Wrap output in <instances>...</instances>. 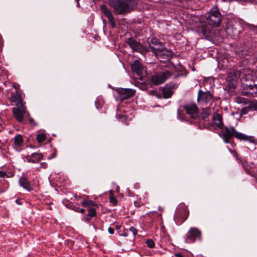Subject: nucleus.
Returning <instances> with one entry per match:
<instances>
[{
    "mask_svg": "<svg viewBox=\"0 0 257 257\" xmlns=\"http://www.w3.org/2000/svg\"><path fill=\"white\" fill-rule=\"evenodd\" d=\"M109 6L117 15H125L133 11L137 7V0H108Z\"/></svg>",
    "mask_w": 257,
    "mask_h": 257,
    "instance_id": "1",
    "label": "nucleus"
},
{
    "mask_svg": "<svg viewBox=\"0 0 257 257\" xmlns=\"http://www.w3.org/2000/svg\"><path fill=\"white\" fill-rule=\"evenodd\" d=\"M221 137L226 143H229V139L232 137H234L240 140L254 143V137L253 136H246L241 133L237 132L233 127H225L221 132Z\"/></svg>",
    "mask_w": 257,
    "mask_h": 257,
    "instance_id": "2",
    "label": "nucleus"
},
{
    "mask_svg": "<svg viewBox=\"0 0 257 257\" xmlns=\"http://www.w3.org/2000/svg\"><path fill=\"white\" fill-rule=\"evenodd\" d=\"M207 20L213 27L219 26L222 19V15L216 7H213L207 16Z\"/></svg>",
    "mask_w": 257,
    "mask_h": 257,
    "instance_id": "3",
    "label": "nucleus"
},
{
    "mask_svg": "<svg viewBox=\"0 0 257 257\" xmlns=\"http://www.w3.org/2000/svg\"><path fill=\"white\" fill-rule=\"evenodd\" d=\"M184 110L187 114L190 115L191 119L189 121L191 124L196 123V120L200 117H199L198 108L195 103H190L185 105L183 106Z\"/></svg>",
    "mask_w": 257,
    "mask_h": 257,
    "instance_id": "4",
    "label": "nucleus"
},
{
    "mask_svg": "<svg viewBox=\"0 0 257 257\" xmlns=\"http://www.w3.org/2000/svg\"><path fill=\"white\" fill-rule=\"evenodd\" d=\"M198 102L202 106L210 104L213 101V94L209 91L200 89L198 93Z\"/></svg>",
    "mask_w": 257,
    "mask_h": 257,
    "instance_id": "5",
    "label": "nucleus"
},
{
    "mask_svg": "<svg viewBox=\"0 0 257 257\" xmlns=\"http://www.w3.org/2000/svg\"><path fill=\"white\" fill-rule=\"evenodd\" d=\"M171 76V73L169 71L155 73L151 76V81L154 84L158 85L163 83Z\"/></svg>",
    "mask_w": 257,
    "mask_h": 257,
    "instance_id": "6",
    "label": "nucleus"
},
{
    "mask_svg": "<svg viewBox=\"0 0 257 257\" xmlns=\"http://www.w3.org/2000/svg\"><path fill=\"white\" fill-rule=\"evenodd\" d=\"M125 42L132 48L133 51H136L142 54H144L149 51V49L147 46L142 45L133 38L127 39L125 40Z\"/></svg>",
    "mask_w": 257,
    "mask_h": 257,
    "instance_id": "7",
    "label": "nucleus"
},
{
    "mask_svg": "<svg viewBox=\"0 0 257 257\" xmlns=\"http://www.w3.org/2000/svg\"><path fill=\"white\" fill-rule=\"evenodd\" d=\"M189 212L185 206L177 208L175 215L174 217L177 224H181L187 218Z\"/></svg>",
    "mask_w": 257,
    "mask_h": 257,
    "instance_id": "8",
    "label": "nucleus"
},
{
    "mask_svg": "<svg viewBox=\"0 0 257 257\" xmlns=\"http://www.w3.org/2000/svg\"><path fill=\"white\" fill-rule=\"evenodd\" d=\"M13 113L16 119L19 122H23L26 114L29 115L24 104L13 107Z\"/></svg>",
    "mask_w": 257,
    "mask_h": 257,
    "instance_id": "9",
    "label": "nucleus"
},
{
    "mask_svg": "<svg viewBox=\"0 0 257 257\" xmlns=\"http://www.w3.org/2000/svg\"><path fill=\"white\" fill-rule=\"evenodd\" d=\"M185 242L187 243L194 242L196 239L201 237V232L196 228H191L186 234Z\"/></svg>",
    "mask_w": 257,
    "mask_h": 257,
    "instance_id": "10",
    "label": "nucleus"
},
{
    "mask_svg": "<svg viewBox=\"0 0 257 257\" xmlns=\"http://www.w3.org/2000/svg\"><path fill=\"white\" fill-rule=\"evenodd\" d=\"M116 92L118 93V98L121 101L130 98L135 93V90L129 88H119L116 90Z\"/></svg>",
    "mask_w": 257,
    "mask_h": 257,
    "instance_id": "11",
    "label": "nucleus"
},
{
    "mask_svg": "<svg viewBox=\"0 0 257 257\" xmlns=\"http://www.w3.org/2000/svg\"><path fill=\"white\" fill-rule=\"evenodd\" d=\"M149 48L155 56L164 48L163 43H160L156 38H153L149 42Z\"/></svg>",
    "mask_w": 257,
    "mask_h": 257,
    "instance_id": "12",
    "label": "nucleus"
},
{
    "mask_svg": "<svg viewBox=\"0 0 257 257\" xmlns=\"http://www.w3.org/2000/svg\"><path fill=\"white\" fill-rule=\"evenodd\" d=\"M100 9L102 13L107 18L111 28L114 29L116 27V24L110 10L105 6H101Z\"/></svg>",
    "mask_w": 257,
    "mask_h": 257,
    "instance_id": "13",
    "label": "nucleus"
},
{
    "mask_svg": "<svg viewBox=\"0 0 257 257\" xmlns=\"http://www.w3.org/2000/svg\"><path fill=\"white\" fill-rule=\"evenodd\" d=\"M132 71L136 73L140 77L144 75V69L141 63L138 60H135L131 64Z\"/></svg>",
    "mask_w": 257,
    "mask_h": 257,
    "instance_id": "14",
    "label": "nucleus"
},
{
    "mask_svg": "<svg viewBox=\"0 0 257 257\" xmlns=\"http://www.w3.org/2000/svg\"><path fill=\"white\" fill-rule=\"evenodd\" d=\"M10 100L11 102L15 103L16 106L24 105L22 95L17 90L15 92H11Z\"/></svg>",
    "mask_w": 257,
    "mask_h": 257,
    "instance_id": "15",
    "label": "nucleus"
},
{
    "mask_svg": "<svg viewBox=\"0 0 257 257\" xmlns=\"http://www.w3.org/2000/svg\"><path fill=\"white\" fill-rule=\"evenodd\" d=\"M237 77L235 73H229L227 77V85L228 88L231 90L234 89L236 85Z\"/></svg>",
    "mask_w": 257,
    "mask_h": 257,
    "instance_id": "16",
    "label": "nucleus"
},
{
    "mask_svg": "<svg viewBox=\"0 0 257 257\" xmlns=\"http://www.w3.org/2000/svg\"><path fill=\"white\" fill-rule=\"evenodd\" d=\"M156 56L158 59L169 60L172 57L173 52L164 47V48Z\"/></svg>",
    "mask_w": 257,
    "mask_h": 257,
    "instance_id": "17",
    "label": "nucleus"
},
{
    "mask_svg": "<svg viewBox=\"0 0 257 257\" xmlns=\"http://www.w3.org/2000/svg\"><path fill=\"white\" fill-rule=\"evenodd\" d=\"M212 27L213 26L209 22L208 24L206 22L201 23L198 31L203 33L204 36H208L211 32Z\"/></svg>",
    "mask_w": 257,
    "mask_h": 257,
    "instance_id": "18",
    "label": "nucleus"
},
{
    "mask_svg": "<svg viewBox=\"0 0 257 257\" xmlns=\"http://www.w3.org/2000/svg\"><path fill=\"white\" fill-rule=\"evenodd\" d=\"M241 94L245 96H257V84L253 85L250 88L246 90L242 91Z\"/></svg>",
    "mask_w": 257,
    "mask_h": 257,
    "instance_id": "19",
    "label": "nucleus"
},
{
    "mask_svg": "<svg viewBox=\"0 0 257 257\" xmlns=\"http://www.w3.org/2000/svg\"><path fill=\"white\" fill-rule=\"evenodd\" d=\"M19 184L21 186L23 187L24 189H26L28 191H31L33 190L28 180L25 177H21L19 179Z\"/></svg>",
    "mask_w": 257,
    "mask_h": 257,
    "instance_id": "20",
    "label": "nucleus"
},
{
    "mask_svg": "<svg viewBox=\"0 0 257 257\" xmlns=\"http://www.w3.org/2000/svg\"><path fill=\"white\" fill-rule=\"evenodd\" d=\"M203 111L201 113V116L199 115V118L196 120L197 123L198 121L202 119L203 120L206 121L208 116L211 114V109L207 106H206L205 108H202Z\"/></svg>",
    "mask_w": 257,
    "mask_h": 257,
    "instance_id": "21",
    "label": "nucleus"
},
{
    "mask_svg": "<svg viewBox=\"0 0 257 257\" xmlns=\"http://www.w3.org/2000/svg\"><path fill=\"white\" fill-rule=\"evenodd\" d=\"M214 123L216 126L221 127L223 125L222 116L219 113H215L213 116Z\"/></svg>",
    "mask_w": 257,
    "mask_h": 257,
    "instance_id": "22",
    "label": "nucleus"
},
{
    "mask_svg": "<svg viewBox=\"0 0 257 257\" xmlns=\"http://www.w3.org/2000/svg\"><path fill=\"white\" fill-rule=\"evenodd\" d=\"M163 96L165 98H168L172 96L173 91L171 88L168 87H164L162 90Z\"/></svg>",
    "mask_w": 257,
    "mask_h": 257,
    "instance_id": "23",
    "label": "nucleus"
},
{
    "mask_svg": "<svg viewBox=\"0 0 257 257\" xmlns=\"http://www.w3.org/2000/svg\"><path fill=\"white\" fill-rule=\"evenodd\" d=\"M24 143L23 137L21 135H18L14 138V145L16 147H21Z\"/></svg>",
    "mask_w": 257,
    "mask_h": 257,
    "instance_id": "24",
    "label": "nucleus"
},
{
    "mask_svg": "<svg viewBox=\"0 0 257 257\" xmlns=\"http://www.w3.org/2000/svg\"><path fill=\"white\" fill-rule=\"evenodd\" d=\"M234 156L236 160L239 163H241L242 167L244 169L245 171L246 172L247 174H250V171L249 169L245 166V164L244 162H243L241 158L239 157V156L236 153H234Z\"/></svg>",
    "mask_w": 257,
    "mask_h": 257,
    "instance_id": "25",
    "label": "nucleus"
},
{
    "mask_svg": "<svg viewBox=\"0 0 257 257\" xmlns=\"http://www.w3.org/2000/svg\"><path fill=\"white\" fill-rule=\"evenodd\" d=\"M31 157L36 163L40 162L43 159V156L41 153H34L31 154Z\"/></svg>",
    "mask_w": 257,
    "mask_h": 257,
    "instance_id": "26",
    "label": "nucleus"
},
{
    "mask_svg": "<svg viewBox=\"0 0 257 257\" xmlns=\"http://www.w3.org/2000/svg\"><path fill=\"white\" fill-rule=\"evenodd\" d=\"M234 101L235 102L239 104H245L248 102V99L240 96H237L235 97Z\"/></svg>",
    "mask_w": 257,
    "mask_h": 257,
    "instance_id": "27",
    "label": "nucleus"
},
{
    "mask_svg": "<svg viewBox=\"0 0 257 257\" xmlns=\"http://www.w3.org/2000/svg\"><path fill=\"white\" fill-rule=\"evenodd\" d=\"M243 89L244 91L246 90L249 88H250L253 85L255 84L254 82L251 81H245V82L242 81Z\"/></svg>",
    "mask_w": 257,
    "mask_h": 257,
    "instance_id": "28",
    "label": "nucleus"
},
{
    "mask_svg": "<svg viewBox=\"0 0 257 257\" xmlns=\"http://www.w3.org/2000/svg\"><path fill=\"white\" fill-rule=\"evenodd\" d=\"M46 139V135L43 133L39 134L37 135V140L39 143L43 142Z\"/></svg>",
    "mask_w": 257,
    "mask_h": 257,
    "instance_id": "29",
    "label": "nucleus"
},
{
    "mask_svg": "<svg viewBox=\"0 0 257 257\" xmlns=\"http://www.w3.org/2000/svg\"><path fill=\"white\" fill-rule=\"evenodd\" d=\"M244 164H245V166L246 167H247L250 171V174H248L252 176V174L253 173V171L252 170V169L254 167V164L252 162H250L249 163H246Z\"/></svg>",
    "mask_w": 257,
    "mask_h": 257,
    "instance_id": "30",
    "label": "nucleus"
},
{
    "mask_svg": "<svg viewBox=\"0 0 257 257\" xmlns=\"http://www.w3.org/2000/svg\"><path fill=\"white\" fill-rule=\"evenodd\" d=\"M82 205L83 207H88L89 206H93L94 205V203L91 200H84L82 202Z\"/></svg>",
    "mask_w": 257,
    "mask_h": 257,
    "instance_id": "31",
    "label": "nucleus"
},
{
    "mask_svg": "<svg viewBox=\"0 0 257 257\" xmlns=\"http://www.w3.org/2000/svg\"><path fill=\"white\" fill-rule=\"evenodd\" d=\"M96 214L95 209L94 208H90L88 210V215L90 217L95 216Z\"/></svg>",
    "mask_w": 257,
    "mask_h": 257,
    "instance_id": "32",
    "label": "nucleus"
},
{
    "mask_svg": "<svg viewBox=\"0 0 257 257\" xmlns=\"http://www.w3.org/2000/svg\"><path fill=\"white\" fill-rule=\"evenodd\" d=\"M146 243L147 246L150 248H153L155 246V242L152 239H147Z\"/></svg>",
    "mask_w": 257,
    "mask_h": 257,
    "instance_id": "33",
    "label": "nucleus"
},
{
    "mask_svg": "<svg viewBox=\"0 0 257 257\" xmlns=\"http://www.w3.org/2000/svg\"><path fill=\"white\" fill-rule=\"evenodd\" d=\"M126 230L131 232L134 236H136L138 233V230L133 226L130 227L128 229H126Z\"/></svg>",
    "mask_w": 257,
    "mask_h": 257,
    "instance_id": "34",
    "label": "nucleus"
},
{
    "mask_svg": "<svg viewBox=\"0 0 257 257\" xmlns=\"http://www.w3.org/2000/svg\"><path fill=\"white\" fill-rule=\"evenodd\" d=\"M25 158L28 162L35 163V161L33 159L32 157H31V155H27L25 157Z\"/></svg>",
    "mask_w": 257,
    "mask_h": 257,
    "instance_id": "35",
    "label": "nucleus"
},
{
    "mask_svg": "<svg viewBox=\"0 0 257 257\" xmlns=\"http://www.w3.org/2000/svg\"><path fill=\"white\" fill-rule=\"evenodd\" d=\"M95 103L97 109H98L99 108L101 107L102 105V102L101 101H99L98 99L95 101Z\"/></svg>",
    "mask_w": 257,
    "mask_h": 257,
    "instance_id": "36",
    "label": "nucleus"
},
{
    "mask_svg": "<svg viewBox=\"0 0 257 257\" xmlns=\"http://www.w3.org/2000/svg\"><path fill=\"white\" fill-rule=\"evenodd\" d=\"M91 217L90 216H89L88 215L86 216H84V218H83V220L86 221V222H89L90 220H91Z\"/></svg>",
    "mask_w": 257,
    "mask_h": 257,
    "instance_id": "37",
    "label": "nucleus"
},
{
    "mask_svg": "<svg viewBox=\"0 0 257 257\" xmlns=\"http://www.w3.org/2000/svg\"><path fill=\"white\" fill-rule=\"evenodd\" d=\"M108 232L109 233V234H113L114 233V229L109 227L108 228Z\"/></svg>",
    "mask_w": 257,
    "mask_h": 257,
    "instance_id": "38",
    "label": "nucleus"
},
{
    "mask_svg": "<svg viewBox=\"0 0 257 257\" xmlns=\"http://www.w3.org/2000/svg\"><path fill=\"white\" fill-rule=\"evenodd\" d=\"M110 201L112 203H116L117 202V200L114 197H110Z\"/></svg>",
    "mask_w": 257,
    "mask_h": 257,
    "instance_id": "39",
    "label": "nucleus"
},
{
    "mask_svg": "<svg viewBox=\"0 0 257 257\" xmlns=\"http://www.w3.org/2000/svg\"><path fill=\"white\" fill-rule=\"evenodd\" d=\"M47 164L45 162H43L40 164V167L43 168H46Z\"/></svg>",
    "mask_w": 257,
    "mask_h": 257,
    "instance_id": "40",
    "label": "nucleus"
},
{
    "mask_svg": "<svg viewBox=\"0 0 257 257\" xmlns=\"http://www.w3.org/2000/svg\"><path fill=\"white\" fill-rule=\"evenodd\" d=\"M6 176V173L5 172H3L2 171H0V177H5Z\"/></svg>",
    "mask_w": 257,
    "mask_h": 257,
    "instance_id": "41",
    "label": "nucleus"
},
{
    "mask_svg": "<svg viewBox=\"0 0 257 257\" xmlns=\"http://www.w3.org/2000/svg\"><path fill=\"white\" fill-rule=\"evenodd\" d=\"M117 119H119V120H122V118L124 117V115H121V114H118V115H117Z\"/></svg>",
    "mask_w": 257,
    "mask_h": 257,
    "instance_id": "42",
    "label": "nucleus"
},
{
    "mask_svg": "<svg viewBox=\"0 0 257 257\" xmlns=\"http://www.w3.org/2000/svg\"><path fill=\"white\" fill-rule=\"evenodd\" d=\"M173 257H183V256L180 253H176L174 255V256Z\"/></svg>",
    "mask_w": 257,
    "mask_h": 257,
    "instance_id": "43",
    "label": "nucleus"
},
{
    "mask_svg": "<svg viewBox=\"0 0 257 257\" xmlns=\"http://www.w3.org/2000/svg\"><path fill=\"white\" fill-rule=\"evenodd\" d=\"M79 212H80L81 213H84L85 212V209L83 208H81L79 210Z\"/></svg>",
    "mask_w": 257,
    "mask_h": 257,
    "instance_id": "44",
    "label": "nucleus"
},
{
    "mask_svg": "<svg viewBox=\"0 0 257 257\" xmlns=\"http://www.w3.org/2000/svg\"><path fill=\"white\" fill-rule=\"evenodd\" d=\"M75 211H77V212H79V208L78 207H75L73 209Z\"/></svg>",
    "mask_w": 257,
    "mask_h": 257,
    "instance_id": "45",
    "label": "nucleus"
},
{
    "mask_svg": "<svg viewBox=\"0 0 257 257\" xmlns=\"http://www.w3.org/2000/svg\"><path fill=\"white\" fill-rule=\"evenodd\" d=\"M177 112H178V118L180 119H181V117H180V113H179V110L178 109V111H177Z\"/></svg>",
    "mask_w": 257,
    "mask_h": 257,
    "instance_id": "46",
    "label": "nucleus"
},
{
    "mask_svg": "<svg viewBox=\"0 0 257 257\" xmlns=\"http://www.w3.org/2000/svg\"><path fill=\"white\" fill-rule=\"evenodd\" d=\"M29 121H30V122L31 123H32V122H33L34 121V119H33V118H30Z\"/></svg>",
    "mask_w": 257,
    "mask_h": 257,
    "instance_id": "47",
    "label": "nucleus"
},
{
    "mask_svg": "<svg viewBox=\"0 0 257 257\" xmlns=\"http://www.w3.org/2000/svg\"><path fill=\"white\" fill-rule=\"evenodd\" d=\"M205 127V126L204 125H203L202 126V125H199V128H200V129H203V128H204Z\"/></svg>",
    "mask_w": 257,
    "mask_h": 257,
    "instance_id": "48",
    "label": "nucleus"
},
{
    "mask_svg": "<svg viewBox=\"0 0 257 257\" xmlns=\"http://www.w3.org/2000/svg\"><path fill=\"white\" fill-rule=\"evenodd\" d=\"M116 228L117 229H119V228H120V226H119V225H117L116 226Z\"/></svg>",
    "mask_w": 257,
    "mask_h": 257,
    "instance_id": "49",
    "label": "nucleus"
},
{
    "mask_svg": "<svg viewBox=\"0 0 257 257\" xmlns=\"http://www.w3.org/2000/svg\"><path fill=\"white\" fill-rule=\"evenodd\" d=\"M124 236H127V234L126 233H124L123 235Z\"/></svg>",
    "mask_w": 257,
    "mask_h": 257,
    "instance_id": "50",
    "label": "nucleus"
},
{
    "mask_svg": "<svg viewBox=\"0 0 257 257\" xmlns=\"http://www.w3.org/2000/svg\"><path fill=\"white\" fill-rule=\"evenodd\" d=\"M13 87H14V88H15L16 89H17V86H16L15 85H13Z\"/></svg>",
    "mask_w": 257,
    "mask_h": 257,
    "instance_id": "51",
    "label": "nucleus"
},
{
    "mask_svg": "<svg viewBox=\"0 0 257 257\" xmlns=\"http://www.w3.org/2000/svg\"><path fill=\"white\" fill-rule=\"evenodd\" d=\"M222 1H232V0H222Z\"/></svg>",
    "mask_w": 257,
    "mask_h": 257,
    "instance_id": "52",
    "label": "nucleus"
},
{
    "mask_svg": "<svg viewBox=\"0 0 257 257\" xmlns=\"http://www.w3.org/2000/svg\"><path fill=\"white\" fill-rule=\"evenodd\" d=\"M253 144H254L255 145L257 144V142H255V140L254 139V143H253Z\"/></svg>",
    "mask_w": 257,
    "mask_h": 257,
    "instance_id": "53",
    "label": "nucleus"
},
{
    "mask_svg": "<svg viewBox=\"0 0 257 257\" xmlns=\"http://www.w3.org/2000/svg\"><path fill=\"white\" fill-rule=\"evenodd\" d=\"M76 1L77 2H78V1H79V0H76Z\"/></svg>",
    "mask_w": 257,
    "mask_h": 257,
    "instance_id": "54",
    "label": "nucleus"
}]
</instances>
